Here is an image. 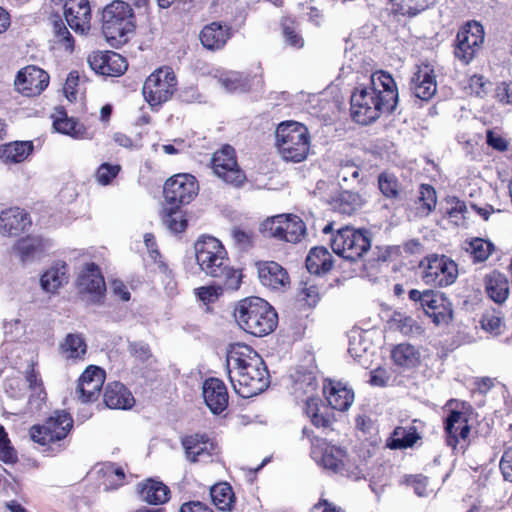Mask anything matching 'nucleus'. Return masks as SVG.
Listing matches in <instances>:
<instances>
[{"label":"nucleus","instance_id":"obj_1","mask_svg":"<svg viewBox=\"0 0 512 512\" xmlns=\"http://www.w3.org/2000/svg\"><path fill=\"white\" fill-rule=\"evenodd\" d=\"M350 102L352 118L359 124L368 125L383 113H390L396 108V83L387 72L377 71L371 75L368 86L354 89Z\"/></svg>","mask_w":512,"mask_h":512},{"label":"nucleus","instance_id":"obj_2","mask_svg":"<svg viewBox=\"0 0 512 512\" xmlns=\"http://www.w3.org/2000/svg\"><path fill=\"white\" fill-rule=\"evenodd\" d=\"M227 369L231 385L240 397L250 398L269 385L267 367L261 356L245 344H234L227 354Z\"/></svg>","mask_w":512,"mask_h":512},{"label":"nucleus","instance_id":"obj_3","mask_svg":"<svg viewBox=\"0 0 512 512\" xmlns=\"http://www.w3.org/2000/svg\"><path fill=\"white\" fill-rule=\"evenodd\" d=\"M196 262L207 276L218 279L226 289L237 290L242 275L230 264L223 244L212 236H204L194 245Z\"/></svg>","mask_w":512,"mask_h":512},{"label":"nucleus","instance_id":"obj_4","mask_svg":"<svg viewBox=\"0 0 512 512\" xmlns=\"http://www.w3.org/2000/svg\"><path fill=\"white\" fill-rule=\"evenodd\" d=\"M234 317L242 330L257 337L273 332L278 322L274 308L259 297L240 300L235 307Z\"/></svg>","mask_w":512,"mask_h":512},{"label":"nucleus","instance_id":"obj_5","mask_svg":"<svg viewBox=\"0 0 512 512\" xmlns=\"http://www.w3.org/2000/svg\"><path fill=\"white\" fill-rule=\"evenodd\" d=\"M311 458L324 470L359 480L364 476L356 457L349 455L342 447L331 444L319 437L311 439Z\"/></svg>","mask_w":512,"mask_h":512},{"label":"nucleus","instance_id":"obj_6","mask_svg":"<svg viewBox=\"0 0 512 512\" xmlns=\"http://www.w3.org/2000/svg\"><path fill=\"white\" fill-rule=\"evenodd\" d=\"M276 148L285 161L301 162L310 150V135L305 125L287 121L275 131Z\"/></svg>","mask_w":512,"mask_h":512},{"label":"nucleus","instance_id":"obj_7","mask_svg":"<svg viewBox=\"0 0 512 512\" xmlns=\"http://www.w3.org/2000/svg\"><path fill=\"white\" fill-rule=\"evenodd\" d=\"M102 31L112 46L127 41V35L134 31L133 11L128 3L118 0L105 7L102 13Z\"/></svg>","mask_w":512,"mask_h":512},{"label":"nucleus","instance_id":"obj_8","mask_svg":"<svg viewBox=\"0 0 512 512\" xmlns=\"http://www.w3.org/2000/svg\"><path fill=\"white\" fill-rule=\"evenodd\" d=\"M330 245L333 252L340 257L357 261L369 251L371 241L367 233L346 226L336 231L330 239Z\"/></svg>","mask_w":512,"mask_h":512},{"label":"nucleus","instance_id":"obj_9","mask_svg":"<svg viewBox=\"0 0 512 512\" xmlns=\"http://www.w3.org/2000/svg\"><path fill=\"white\" fill-rule=\"evenodd\" d=\"M73 427V419L65 411H55L42 424L33 425L29 434L31 439L43 446L57 444L59 450L64 446L60 443L64 440Z\"/></svg>","mask_w":512,"mask_h":512},{"label":"nucleus","instance_id":"obj_10","mask_svg":"<svg viewBox=\"0 0 512 512\" xmlns=\"http://www.w3.org/2000/svg\"><path fill=\"white\" fill-rule=\"evenodd\" d=\"M177 90V78L170 67H160L145 80L142 93L151 107L161 106L170 100Z\"/></svg>","mask_w":512,"mask_h":512},{"label":"nucleus","instance_id":"obj_11","mask_svg":"<svg viewBox=\"0 0 512 512\" xmlns=\"http://www.w3.org/2000/svg\"><path fill=\"white\" fill-rule=\"evenodd\" d=\"M260 231L269 238L298 243L305 236L306 226L296 215L280 214L264 220L261 223Z\"/></svg>","mask_w":512,"mask_h":512},{"label":"nucleus","instance_id":"obj_12","mask_svg":"<svg viewBox=\"0 0 512 512\" xmlns=\"http://www.w3.org/2000/svg\"><path fill=\"white\" fill-rule=\"evenodd\" d=\"M422 280L425 284L447 287L458 277L457 264L445 255H429L420 262Z\"/></svg>","mask_w":512,"mask_h":512},{"label":"nucleus","instance_id":"obj_13","mask_svg":"<svg viewBox=\"0 0 512 512\" xmlns=\"http://www.w3.org/2000/svg\"><path fill=\"white\" fill-rule=\"evenodd\" d=\"M408 297L411 301L419 303L425 314L432 318L436 325L448 323L452 318L451 303L439 291L411 289Z\"/></svg>","mask_w":512,"mask_h":512},{"label":"nucleus","instance_id":"obj_14","mask_svg":"<svg viewBox=\"0 0 512 512\" xmlns=\"http://www.w3.org/2000/svg\"><path fill=\"white\" fill-rule=\"evenodd\" d=\"M214 174L225 183L241 187L246 181V175L239 167L235 150L230 145H224L217 150L211 159Z\"/></svg>","mask_w":512,"mask_h":512},{"label":"nucleus","instance_id":"obj_15","mask_svg":"<svg viewBox=\"0 0 512 512\" xmlns=\"http://www.w3.org/2000/svg\"><path fill=\"white\" fill-rule=\"evenodd\" d=\"M484 42V28L476 22H469L457 33L455 57L463 64H469L480 51Z\"/></svg>","mask_w":512,"mask_h":512},{"label":"nucleus","instance_id":"obj_16","mask_svg":"<svg viewBox=\"0 0 512 512\" xmlns=\"http://www.w3.org/2000/svg\"><path fill=\"white\" fill-rule=\"evenodd\" d=\"M199 185L196 178L188 173L176 174L164 184V198L175 206L189 204L198 194Z\"/></svg>","mask_w":512,"mask_h":512},{"label":"nucleus","instance_id":"obj_17","mask_svg":"<svg viewBox=\"0 0 512 512\" xmlns=\"http://www.w3.org/2000/svg\"><path fill=\"white\" fill-rule=\"evenodd\" d=\"M90 68L103 76H120L127 69V62L120 54L112 51H96L88 55Z\"/></svg>","mask_w":512,"mask_h":512},{"label":"nucleus","instance_id":"obj_18","mask_svg":"<svg viewBox=\"0 0 512 512\" xmlns=\"http://www.w3.org/2000/svg\"><path fill=\"white\" fill-rule=\"evenodd\" d=\"M49 83V75L36 66H27L20 70L15 79V87L25 96L39 95Z\"/></svg>","mask_w":512,"mask_h":512},{"label":"nucleus","instance_id":"obj_19","mask_svg":"<svg viewBox=\"0 0 512 512\" xmlns=\"http://www.w3.org/2000/svg\"><path fill=\"white\" fill-rule=\"evenodd\" d=\"M104 381L103 369L94 365L87 367L78 380L76 389L78 398L84 403L97 400Z\"/></svg>","mask_w":512,"mask_h":512},{"label":"nucleus","instance_id":"obj_20","mask_svg":"<svg viewBox=\"0 0 512 512\" xmlns=\"http://www.w3.org/2000/svg\"><path fill=\"white\" fill-rule=\"evenodd\" d=\"M187 459L192 463L209 462L217 452L216 444L206 435L194 434L182 439Z\"/></svg>","mask_w":512,"mask_h":512},{"label":"nucleus","instance_id":"obj_21","mask_svg":"<svg viewBox=\"0 0 512 512\" xmlns=\"http://www.w3.org/2000/svg\"><path fill=\"white\" fill-rule=\"evenodd\" d=\"M410 89L415 97L427 101L436 91L437 84L433 68L428 64L418 65L410 80Z\"/></svg>","mask_w":512,"mask_h":512},{"label":"nucleus","instance_id":"obj_22","mask_svg":"<svg viewBox=\"0 0 512 512\" xmlns=\"http://www.w3.org/2000/svg\"><path fill=\"white\" fill-rule=\"evenodd\" d=\"M65 19L72 30L81 35L90 29L91 12L88 0H68L64 6Z\"/></svg>","mask_w":512,"mask_h":512},{"label":"nucleus","instance_id":"obj_23","mask_svg":"<svg viewBox=\"0 0 512 512\" xmlns=\"http://www.w3.org/2000/svg\"><path fill=\"white\" fill-rule=\"evenodd\" d=\"M204 401L210 411L220 414L228 406V392L225 384L218 378L205 380L202 387Z\"/></svg>","mask_w":512,"mask_h":512},{"label":"nucleus","instance_id":"obj_24","mask_svg":"<svg viewBox=\"0 0 512 512\" xmlns=\"http://www.w3.org/2000/svg\"><path fill=\"white\" fill-rule=\"evenodd\" d=\"M77 285L81 293H87L95 299L103 296L105 281L101 271L94 263H87L79 273Z\"/></svg>","mask_w":512,"mask_h":512},{"label":"nucleus","instance_id":"obj_25","mask_svg":"<svg viewBox=\"0 0 512 512\" xmlns=\"http://www.w3.org/2000/svg\"><path fill=\"white\" fill-rule=\"evenodd\" d=\"M292 394L297 399H302L306 402L308 409L312 404L315 405L317 399L314 398L318 382L313 372L297 370L292 376Z\"/></svg>","mask_w":512,"mask_h":512},{"label":"nucleus","instance_id":"obj_26","mask_svg":"<svg viewBox=\"0 0 512 512\" xmlns=\"http://www.w3.org/2000/svg\"><path fill=\"white\" fill-rule=\"evenodd\" d=\"M31 224L25 210L13 207L0 213V233L4 236H18Z\"/></svg>","mask_w":512,"mask_h":512},{"label":"nucleus","instance_id":"obj_27","mask_svg":"<svg viewBox=\"0 0 512 512\" xmlns=\"http://www.w3.org/2000/svg\"><path fill=\"white\" fill-rule=\"evenodd\" d=\"M446 443L453 449L466 442L470 434V426L466 416L460 411H451L445 421Z\"/></svg>","mask_w":512,"mask_h":512},{"label":"nucleus","instance_id":"obj_28","mask_svg":"<svg viewBox=\"0 0 512 512\" xmlns=\"http://www.w3.org/2000/svg\"><path fill=\"white\" fill-rule=\"evenodd\" d=\"M258 277L263 286L275 291L283 290L290 283L286 270L274 261L259 263Z\"/></svg>","mask_w":512,"mask_h":512},{"label":"nucleus","instance_id":"obj_29","mask_svg":"<svg viewBox=\"0 0 512 512\" xmlns=\"http://www.w3.org/2000/svg\"><path fill=\"white\" fill-rule=\"evenodd\" d=\"M230 37L231 28L220 22L205 25L199 34L203 47L211 51L222 49Z\"/></svg>","mask_w":512,"mask_h":512},{"label":"nucleus","instance_id":"obj_30","mask_svg":"<svg viewBox=\"0 0 512 512\" xmlns=\"http://www.w3.org/2000/svg\"><path fill=\"white\" fill-rule=\"evenodd\" d=\"M323 392L329 405L339 411L347 410L354 401V392L342 382L328 381Z\"/></svg>","mask_w":512,"mask_h":512},{"label":"nucleus","instance_id":"obj_31","mask_svg":"<svg viewBox=\"0 0 512 512\" xmlns=\"http://www.w3.org/2000/svg\"><path fill=\"white\" fill-rule=\"evenodd\" d=\"M52 118L53 126L57 132L75 139L91 138V134L88 132L86 127L74 118H69L62 107L55 108Z\"/></svg>","mask_w":512,"mask_h":512},{"label":"nucleus","instance_id":"obj_32","mask_svg":"<svg viewBox=\"0 0 512 512\" xmlns=\"http://www.w3.org/2000/svg\"><path fill=\"white\" fill-rule=\"evenodd\" d=\"M104 403L110 409H130L134 404L131 392L120 382L108 383L103 394Z\"/></svg>","mask_w":512,"mask_h":512},{"label":"nucleus","instance_id":"obj_33","mask_svg":"<svg viewBox=\"0 0 512 512\" xmlns=\"http://www.w3.org/2000/svg\"><path fill=\"white\" fill-rule=\"evenodd\" d=\"M68 279L67 264L64 262H56L41 275L40 285L44 292L54 294L59 288L67 284Z\"/></svg>","mask_w":512,"mask_h":512},{"label":"nucleus","instance_id":"obj_34","mask_svg":"<svg viewBox=\"0 0 512 512\" xmlns=\"http://www.w3.org/2000/svg\"><path fill=\"white\" fill-rule=\"evenodd\" d=\"M485 293L497 304L504 303L510 295L509 281L505 275L493 271L484 278Z\"/></svg>","mask_w":512,"mask_h":512},{"label":"nucleus","instance_id":"obj_35","mask_svg":"<svg viewBox=\"0 0 512 512\" xmlns=\"http://www.w3.org/2000/svg\"><path fill=\"white\" fill-rule=\"evenodd\" d=\"M393 363L403 369H413L420 365L422 354L419 347L404 342L391 349Z\"/></svg>","mask_w":512,"mask_h":512},{"label":"nucleus","instance_id":"obj_36","mask_svg":"<svg viewBox=\"0 0 512 512\" xmlns=\"http://www.w3.org/2000/svg\"><path fill=\"white\" fill-rule=\"evenodd\" d=\"M59 352L66 360H84L87 354V344L82 334L69 333L59 344Z\"/></svg>","mask_w":512,"mask_h":512},{"label":"nucleus","instance_id":"obj_37","mask_svg":"<svg viewBox=\"0 0 512 512\" xmlns=\"http://www.w3.org/2000/svg\"><path fill=\"white\" fill-rule=\"evenodd\" d=\"M215 78L227 92H246L250 89L252 81L248 75L230 70L217 71Z\"/></svg>","mask_w":512,"mask_h":512},{"label":"nucleus","instance_id":"obj_38","mask_svg":"<svg viewBox=\"0 0 512 512\" xmlns=\"http://www.w3.org/2000/svg\"><path fill=\"white\" fill-rule=\"evenodd\" d=\"M306 267L311 274H326L333 267V256L323 246L314 247L308 253Z\"/></svg>","mask_w":512,"mask_h":512},{"label":"nucleus","instance_id":"obj_39","mask_svg":"<svg viewBox=\"0 0 512 512\" xmlns=\"http://www.w3.org/2000/svg\"><path fill=\"white\" fill-rule=\"evenodd\" d=\"M33 143L30 141H15L0 146V160L6 164L21 163L32 153Z\"/></svg>","mask_w":512,"mask_h":512},{"label":"nucleus","instance_id":"obj_40","mask_svg":"<svg viewBox=\"0 0 512 512\" xmlns=\"http://www.w3.org/2000/svg\"><path fill=\"white\" fill-rule=\"evenodd\" d=\"M141 499L151 505L164 504L169 499V488L160 481L146 480L139 490Z\"/></svg>","mask_w":512,"mask_h":512},{"label":"nucleus","instance_id":"obj_41","mask_svg":"<svg viewBox=\"0 0 512 512\" xmlns=\"http://www.w3.org/2000/svg\"><path fill=\"white\" fill-rule=\"evenodd\" d=\"M211 499L214 505L222 511H231L235 503V495L232 487L226 483L221 482L215 484L210 489Z\"/></svg>","mask_w":512,"mask_h":512},{"label":"nucleus","instance_id":"obj_42","mask_svg":"<svg viewBox=\"0 0 512 512\" xmlns=\"http://www.w3.org/2000/svg\"><path fill=\"white\" fill-rule=\"evenodd\" d=\"M363 203L364 201L358 193L352 191H342L333 200L332 206L334 210L341 214L351 215L359 210Z\"/></svg>","mask_w":512,"mask_h":512},{"label":"nucleus","instance_id":"obj_43","mask_svg":"<svg viewBox=\"0 0 512 512\" xmlns=\"http://www.w3.org/2000/svg\"><path fill=\"white\" fill-rule=\"evenodd\" d=\"M419 435L415 427H396L387 446L391 449H405L412 447L419 439Z\"/></svg>","mask_w":512,"mask_h":512},{"label":"nucleus","instance_id":"obj_44","mask_svg":"<svg viewBox=\"0 0 512 512\" xmlns=\"http://www.w3.org/2000/svg\"><path fill=\"white\" fill-rule=\"evenodd\" d=\"M46 248L42 238L29 236L18 241L16 250L23 261L30 260L41 254Z\"/></svg>","mask_w":512,"mask_h":512},{"label":"nucleus","instance_id":"obj_45","mask_svg":"<svg viewBox=\"0 0 512 512\" xmlns=\"http://www.w3.org/2000/svg\"><path fill=\"white\" fill-rule=\"evenodd\" d=\"M378 186L381 193L389 199H399L401 195V185L397 177L390 172H382L378 176Z\"/></svg>","mask_w":512,"mask_h":512},{"label":"nucleus","instance_id":"obj_46","mask_svg":"<svg viewBox=\"0 0 512 512\" xmlns=\"http://www.w3.org/2000/svg\"><path fill=\"white\" fill-rule=\"evenodd\" d=\"M493 244L482 238H474L467 243L465 250L470 253L474 262L486 261L493 251Z\"/></svg>","mask_w":512,"mask_h":512},{"label":"nucleus","instance_id":"obj_47","mask_svg":"<svg viewBox=\"0 0 512 512\" xmlns=\"http://www.w3.org/2000/svg\"><path fill=\"white\" fill-rule=\"evenodd\" d=\"M162 222L172 233H181L187 227V219L179 209H164Z\"/></svg>","mask_w":512,"mask_h":512},{"label":"nucleus","instance_id":"obj_48","mask_svg":"<svg viewBox=\"0 0 512 512\" xmlns=\"http://www.w3.org/2000/svg\"><path fill=\"white\" fill-rule=\"evenodd\" d=\"M393 323L397 330L406 336H416L423 333V328L411 316L397 313L393 317Z\"/></svg>","mask_w":512,"mask_h":512},{"label":"nucleus","instance_id":"obj_49","mask_svg":"<svg viewBox=\"0 0 512 512\" xmlns=\"http://www.w3.org/2000/svg\"><path fill=\"white\" fill-rule=\"evenodd\" d=\"M466 211L467 206L465 202L461 201L457 197H447L444 200L443 213L455 223H458V221L464 218Z\"/></svg>","mask_w":512,"mask_h":512},{"label":"nucleus","instance_id":"obj_50","mask_svg":"<svg viewBox=\"0 0 512 512\" xmlns=\"http://www.w3.org/2000/svg\"><path fill=\"white\" fill-rule=\"evenodd\" d=\"M419 202L421 203L420 213L429 214L436 206L437 196L435 189L428 184H422L419 188Z\"/></svg>","mask_w":512,"mask_h":512},{"label":"nucleus","instance_id":"obj_51","mask_svg":"<svg viewBox=\"0 0 512 512\" xmlns=\"http://www.w3.org/2000/svg\"><path fill=\"white\" fill-rule=\"evenodd\" d=\"M482 328L492 334H499L502 327V316L495 310L486 311L481 319Z\"/></svg>","mask_w":512,"mask_h":512},{"label":"nucleus","instance_id":"obj_52","mask_svg":"<svg viewBox=\"0 0 512 512\" xmlns=\"http://www.w3.org/2000/svg\"><path fill=\"white\" fill-rule=\"evenodd\" d=\"M285 43L293 48H301L304 45L303 38L296 32L294 22L285 19L282 22Z\"/></svg>","mask_w":512,"mask_h":512},{"label":"nucleus","instance_id":"obj_53","mask_svg":"<svg viewBox=\"0 0 512 512\" xmlns=\"http://www.w3.org/2000/svg\"><path fill=\"white\" fill-rule=\"evenodd\" d=\"M119 165H111L108 163H103L96 172V180L101 185H108L112 182V180L118 175L120 172Z\"/></svg>","mask_w":512,"mask_h":512},{"label":"nucleus","instance_id":"obj_54","mask_svg":"<svg viewBox=\"0 0 512 512\" xmlns=\"http://www.w3.org/2000/svg\"><path fill=\"white\" fill-rule=\"evenodd\" d=\"M491 83L486 81L483 76L473 75L469 79V90L471 94L483 98L488 94Z\"/></svg>","mask_w":512,"mask_h":512},{"label":"nucleus","instance_id":"obj_55","mask_svg":"<svg viewBox=\"0 0 512 512\" xmlns=\"http://www.w3.org/2000/svg\"><path fill=\"white\" fill-rule=\"evenodd\" d=\"M222 294V288L220 286H202L195 289V295L203 303L215 302L218 297Z\"/></svg>","mask_w":512,"mask_h":512},{"label":"nucleus","instance_id":"obj_56","mask_svg":"<svg viewBox=\"0 0 512 512\" xmlns=\"http://www.w3.org/2000/svg\"><path fill=\"white\" fill-rule=\"evenodd\" d=\"M78 85H79V75L77 72H70L65 81L63 91L66 98L73 102L77 99L78 95Z\"/></svg>","mask_w":512,"mask_h":512},{"label":"nucleus","instance_id":"obj_57","mask_svg":"<svg viewBox=\"0 0 512 512\" xmlns=\"http://www.w3.org/2000/svg\"><path fill=\"white\" fill-rule=\"evenodd\" d=\"M53 31L58 42L65 45L67 49L73 48L72 36L61 19L54 21Z\"/></svg>","mask_w":512,"mask_h":512},{"label":"nucleus","instance_id":"obj_58","mask_svg":"<svg viewBox=\"0 0 512 512\" xmlns=\"http://www.w3.org/2000/svg\"><path fill=\"white\" fill-rule=\"evenodd\" d=\"M53 31L58 42L65 45L67 49L73 48L72 36L61 19L54 21Z\"/></svg>","mask_w":512,"mask_h":512},{"label":"nucleus","instance_id":"obj_59","mask_svg":"<svg viewBox=\"0 0 512 512\" xmlns=\"http://www.w3.org/2000/svg\"><path fill=\"white\" fill-rule=\"evenodd\" d=\"M300 295L307 305L314 306L319 300V289L316 285L305 282L300 290Z\"/></svg>","mask_w":512,"mask_h":512},{"label":"nucleus","instance_id":"obj_60","mask_svg":"<svg viewBox=\"0 0 512 512\" xmlns=\"http://www.w3.org/2000/svg\"><path fill=\"white\" fill-rule=\"evenodd\" d=\"M113 296L123 302H127L131 299V292L129 287L121 280L115 279L110 285Z\"/></svg>","mask_w":512,"mask_h":512},{"label":"nucleus","instance_id":"obj_61","mask_svg":"<svg viewBox=\"0 0 512 512\" xmlns=\"http://www.w3.org/2000/svg\"><path fill=\"white\" fill-rule=\"evenodd\" d=\"M497 100L503 105L512 106V82H502L496 88Z\"/></svg>","mask_w":512,"mask_h":512},{"label":"nucleus","instance_id":"obj_62","mask_svg":"<svg viewBox=\"0 0 512 512\" xmlns=\"http://www.w3.org/2000/svg\"><path fill=\"white\" fill-rule=\"evenodd\" d=\"M408 483L413 487L414 492L419 497L429 495L427 490L428 479L422 475L412 476L408 479Z\"/></svg>","mask_w":512,"mask_h":512},{"label":"nucleus","instance_id":"obj_63","mask_svg":"<svg viewBox=\"0 0 512 512\" xmlns=\"http://www.w3.org/2000/svg\"><path fill=\"white\" fill-rule=\"evenodd\" d=\"M18 460L17 451L13 448L10 441L0 445V461L6 464H14Z\"/></svg>","mask_w":512,"mask_h":512},{"label":"nucleus","instance_id":"obj_64","mask_svg":"<svg viewBox=\"0 0 512 512\" xmlns=\"http://www.w3.org/2000/svg\"><path fill=\"white\" fill-rule=\"evenodd\" d=\"M500 469L506 481L512 482V449H507L500 461Z\"/></svg>","mask_w":512,"mask_h":512}]
</instances>
